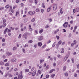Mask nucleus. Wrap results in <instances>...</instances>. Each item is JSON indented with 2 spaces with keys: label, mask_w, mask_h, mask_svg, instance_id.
Returning <instances> with one entry per match:
<instances>
[{
  "label": "nucleus",
  "mask_w": 79,
  "mask_h": 79,
  "mask_svg": "<svg viewBox=\"0 0 79 79\" xmlns=\"http://www.w3.org/2000/svg\"><path fill=\"white\" fill-rule=\"evenodd\" d=\"M35 13V11L32 12V11H29L28 12V15H30L31 16H33V15H34Z\"/></svg>",
  "instance_id": "1"
},
{
  "label": "nucleus",
  "mask_w": 79,
  "mask_h": 79,
  "mask_svg": "<svg viewBox=\"0 0 79 79\" xmlns=\"http://www.w3.org/2000/svg\"><path fill=\"white\" fill-rule=\"evenodd\" d=\"M56 9H57V5L54 4V5L53 7V10H56Z\"/></svg>",
  "instance_id": "2"
},
{
  "label": "nucleus",
  "mask_w": 79,
  "mask_h": 79,
  "mask_svg": "<svg viewBox=\"0 0 79 79\" xmlns=\"http://www.w3.org/2000/svg\"><path fill=\"white\" fill-rule=\"evenodd\" d=\"M68 23L67 22H66L64 24L63 26L64 27H67V26H68Z\"/></svg>",
  "instance_id": "3"
},
{
  "label": "nucleus",
  "mask_w": 79,
  "mask_h": 79,
  "mask_svg": "<svg viewBox=\"0 0 79 79\" xmlns=\"http://www.w3.org/2000/svg\"><path fill=\"white\" fill-rule=\"evenodd\" d=\"M27 33H25L23 35V37H25V39H27L26 38L27 37Z\"/></svg>",
  "instance_id": "4"
},
{
  "label": "nucleus",
  "mask_w": 79,
  "mask_h": 79,
  "mask_svg": "<svg viewBox=\"0 0 79 79\" xmlns=\"http://www.w3.org/2000/svg\"><path fill=\"white\" fill-rule=\"evenodd\" d=\"M23 75L21 74L20 75H19L18 76V79H23Z\"/></svg>",
  "instance_id": "5"
},
{
  "label": "nucleus",
  "mask_w": 79,
  "mask_h": 79,
  "mask_svg": "<svg viewBox=\"0 0 79 79\" xmlns=\"http://www.w3.org/2000/svg\"><path fill=\"white\" fill-rule=\"evenodd\" d=\"M6 55L8 56H10V55H12V53L10 52H6Z\"/></svg>",
  "instance_id": "6"
},
{
  "label": "nucleus",
  "mask_w": 79,
  "mask_h": 79,
  "mask_svg": "<svg viewBox=\"0 0 79 79\" xmlns=\"http://www.w3.org/2000/svg\"><path fill=\"white\" fill-rule=\"evenodd\" d=\"M43 39V36H40L39 37L38 40L39 41H41Z\"/></svg>",
  "instance_id": "7"
},
{
  "label": "nucleus",
  "mask_w": 79,
  "mask_h": 79,
  "mask_svg": "<svg viewBox=\"0 0 79 79\" xmlns=\"http://www.w3.org/2000/svg\"><path fill=\"white\" fill-rule=\"evenodd\" d=\"M42 45V43L40 42L38 43V45L39 47H41Z\"/></svg>",
  "instance_id": "8"
},
{
  "label": "nucleus",
  "mask_w": 79,
  "mask_h": 79,
  "mask_svg": "<svg viewBox=\"0 0 79 79\" xmlns=\"http://www.w3.org/2000/svg\"><path fill=\"white\" fill-rule=\"evenodd\" d=\"M57 56L58 58H62V56L60 54L57 55Z\"/></svg>",
  "instance_id": "9"
},
{
  "label": "nucleus",
  "mask_w": 79,
  "mask_h": 79,
  "mask_svg": "<svg viewBox=\"0 0 79 79\" xmlns=\"http://www.w3.org/2000/svg\"><path fill=\"white\" fill-rule=\"evenodd\" d=\"M36 73V71H34L33 73H32V76H34L35 75V73Z\"/></svg>",
  "instance_id": "10"
},
{
  "label": "nucleus",
  "mask_w": 79,
  "mask_h": 79,
  "mask_svg": "<svg viewBox=\"0 0 79 79\" xmlns=\"http://www.w3.org/2000/svg\"><path fill=\"white\" fill-rule=\"evenodd\" d=\"M55 71V69H52L49 72V73H52L53 72V71Z\"/></svg>",
  "instance_id": "11"
},
{
  "label": "nucleus",
  "mask_w": 79,
  "mask_h": 79,
  "mask_svg": "<svg viewBox=\"0 0 79 79\" xmlns=\"http://www.w3.org/2000/svg\"><path fill=\"white\" fill-rule=\"evenodd\" d=\"M44 61V59H42V60L40 59V64H41V63H43Z\"/></svg>",
  "instance_id": "12"
},
{
  "label": "nucleus",
  "mask_w": 79,
  "mask_h": 79,
  "mask_svg": "<svg viewBox=\"0 0 79 79\" xmlns=\"http://www.w3.org/2000/svg\"><path fill=\"white\" fill-rule=\"evenodd\" d=\"M51 10V8L50 7H49L47 9V12H49L50 11V10Z\"/></svg>",
  "instance_id": "13"
},
{
  "label": "nucleus",
  "mask_w": 79,
  "mask_h": 79,
  "mask_svg": "<svg viewBox=\"0 0 79 79\" xmlns=\"http://www.w3.org/2000/svg\"><path fill=\"white\" fill-rule=\"evenodd\" d=\"M36 12H37L38 13H39V11H40V9H39V8H37L36 9Z\"/></svg>",
  "instance_id": "14"
},
{
  "label": "nucleus",
  "mask_w": 79,
  "mask_h": 79,
  "mask_svg": "<svg viewBox=\"0 0 79 79\" xmlns=\"http://www.w3.org/2000/svg\"><path fill=\"white\" fill-rule=\"evenodd\" d=\"M67 59H68V57H67V56H66L64 58V61H66V60H67Z\"/></svg>",
  "instance_id": "15"
},
{
  "label": "nucleus",
  "mask_w": 79,
  "mask_h": 79,
  "mask_svg": "<svg viewBox=\"0 0 79 79\" xmlns=\"http://www.w3.org/2000/svg\"><path fill=\"white\" fill-rule=\"evenodd\" d=\"M76 11L77 12H79V8L77 7L76 9Z\"/></svg>",
  "instance_id": "16"
},
{
  "label": "nucleus",
  "mask_w": 79,
  "mask_h": 79,
  "mask_svg": "<svg viewBox=\"0 0 79 79\" xmlns=\"http://www.w3.org/2000/svg\"><path fill=\"white\" fill-rule=\"evenodd\" d=\"M6 23H3L2 25V27H5L6 26Z\"/></svg>",
  "instance_id": "17"
},
{
  "label": "nucleus",
  "mask_w": 79,
  "mask_h": 79,
  "mask_svg": "<svg viewBox=\"0 0 79 79\" xmlns=\"http://www.w3.org/2000/svg\"><path fill=\"white\" fill-rule=\"evenodd\" d=\"M17 49V47H14L13 48V50L14 51V50H16V49Z\"/></svg>",
  "instance_id": "18"
},
{
  "label": "nucleus",
  "mask_w": 79,
  "mask_h": 79,
  "mask_svg": "<svg viewBox=\"0 0 79 79\" xmlns=\"http://www.w3.org/2000/svg\"><path fill=\"white\" fill-rule=\"evenodd\" d=\"M17 60L16 59H12V61H13V62H16V61H17Z\"/></svg>",
  "instance_id": "19"
},
{
  "label": "nucleus",
  "mask_w": 79,
  "mask_h": 79,
  "mask_svg": "<svg viewBox=\"0 0 79 79\" xmlns=\"http://www.w3.org/2000/svg\"><path fill=\"white\" fill-rule=\"evenodd\" d=\"M29 71V70L28 69H26L25 70V72H26V73H28Z\"/></svg>",
  "instance_id": "20"
},
{
  "label": "nucleus",
  "mask_w": 79,
  "mask_h": 79,
  "mask_svg": "<svg viewBox=\"0 0 79 79\" xmlns=\"http://www.w3.org/2000/svg\"><path fill=\"white\" fill-rule=\"evenodd\" d=\"M55 76V74H53L51 76V77H52V78H53L54 77V76Z\"/></svg>",
  "instance_id": "21"
},
{
  "label": "nucleus",
  "mask_w": 79,
  "mask_h": 79,
  "mask_svg": "<svg viewBox=\"0 0 79 79\" xmlns=\"http://www.w3.org/2000/svg\"><path fill=\"white\" fill-rule=\"evenodd\" d=\"M66 66H65L63 69V71H65V70H66Z\"/></svg>",
  "instance_id": "22"
},
{
  "label": "nucleus",
  "mask_w": 79,
  "mask_h": 79,
  "mask_svg": "<svg viewBox=\"0 0 79 79\" xmlns=\"http://www.w3.org/2000/svg\"><path fill=\"white\" fill-rule=\"evenodd\" d=\"M46 46V44H45L42 47V48H44Z\"/></svg>",
  "instance_id": "23"
},
{
  "label": "nucleus",
  "mask_w": 79,
  "mask_h": 79,
  "mask_svg": "<svg viewBox=\"0 0 79 79\" xmlns=\"http://www.w3.org/2000/svg\"><path fill=\"white\" fill-rule=\"evenodd\" d=\"M5 7H6V9L10 7V5H7Z\"/></svg>",
  "instance_id": "24"
},
{
  "label": "nucleus",
  "mask_w": 79,
  "mask_h": 79,
  "mask_svg": "<svg viewBox=\"0 0 79 79\" xmlns=\"http://www.w3.org/2000/svg\"><path fill=\"white\" fill-rule=\"evenodd\" d=\"M0 64L2 65H4V62H0Z\"/></svg>",
  "instance_id": "25"
},
{
  "label": "nucleus",
  "mask_w": 79,
  "mask_h": 79,
  "mask_svg": "<svg viewBox=\"0 0 79 79\" xmlns=\"http://www.w3.org/2000/svg\"><path fill=\"white\" fill-rule=\"evenodd\" d=\"M19 11H17L16 12V14L15 15L16 16H17V15H19Z\"/></svg>",
  "instance_id": "26"
},
{
  "label": "nucleus",
  "mask_w": 79,
  "mask_h": 79,
  "mask_svg": "<svg viewBox=\"0 0 79 79\" xmlns=\"http://www.w3.org/2000/svg\"><path fill=\"white\" fill-rule=\"evenodd\" d=\"M27 19L26 18V19H25L24 20V23H26V22H27Z\"/></svg>",
  "instance_id": "27"
},
{
  "label": "nucleus",
  "mask_w": 79,
  "mask_h": 79,
  "mask_svg": "<svg viewBox=\"0 0 79 79\" xmlns=\"http://www.w3.org/2000/svg\"><path fill=\"white\" fill-rule=\"evenodd\" d=\"M35 20V18H33L31 20V22H34Z\"/></svg>",
  "instance_id": "28"
},
{
  "label": "nucleus",
  "mask_w": 79,
  "mask_h": 79,
  "mask_svg": "<svg viewBox=\"0 0 79 79\" xmlns=\"http://www.w3.org/2000/svg\"><path fill=\"white\" fill-rule=\"evenodd\" d=\"M73 43L74 44V45H76V44H77V41L76 40H74L73 41Z\"/></svg>",
  "instance_id": "29"
},
{
  "label": "nucleus",
  "mask_w": 79,
  "mask_h": 79,
  "mask_svg": "<svg viewBox=\"0 0 79 79\" xmlns=\"http://www.w3.org/2000/svg\"><path fill=\"white\" fill-rule=\"evenodd\" d=\"M9 63H7L5 65V66H9Z\"/></svg>",
  "instance_id": "30"
},
{
  "label": "nucleus",
  "mask_w": 79,
  "mask_h": 79,
  "mask_svg": "<svg viewBox=\"0 0 79 79\" xmlns=\"http://www.w3.org/2000/svg\"><path fill=\"white\" fill-rule=\"evenodd\" d=\"M56 44V42H54V43L52 45V47H54V46H55Z\"/></svg>",
  "instance_id": "31"
},
{
  "label": "nucleus",
  "mask_w": 79,
  "mask_h": 79,
  "mask_svg": "<svg viewBox=\"0 0 79 79\" xmlns=\"http://www.w3.org/2000/svg\"><path fill=\"white\" fill-rule=\"evenodd\" d=\"M29 2L31 3H33V1L32 0H29Z\"/></svg>",
  "instance_id": "32"
},
{
  "label": "nucleus",
  "mask_w": 79,
  "mask_h": 79,
  "mask_svg": "<svg viewBox=\"0 0 79 79\" xmlns=\"http://www.w3.org/2000/svg\"><path fill=\"white\" fill-rule=\"evenodd\" d=\"M61 41L60 40L58 42V44H59V45H61Z\"/></svg>",
  "instance_id": "33"
},
{
  "label": "nucleus",
  "mask_w": 79,
  "mask_h": 79,
  "mask_svg": "<svg viewBox=\"0 0 79 79\" xmlns=\"http://www.w3.org/2000/svg\"><path fill=\"white\" fill-rule=\"evenodd\" d=\"M49 65H48L46 66V69H48V68H49Z\"/></svg>",
  "instance_id": "34"
},
{
  "label": "nucleus",
  "mask_w": 79,
  "mask_h": 79,
  "mask_svg": "<svg viewBox=\"0 0 79 79\" xmlns=\"http://www.w3.org/2000/svg\"><path fill=\"white\" fill-rule=\"evenodd\" d=\"M33 41L32 40H30L28 41V43L29 44H31V43H32Z\"/></svg>",
  "instance_id": "35"
},
{
  "label": "nucleus",
  "mask_w": 79,
  "mask_h": 79,
  "mask_svg": "<svg viewBox=\"0 0 79 79\" xmlns=\"http://www.w3.org/2000/svg\"><path fill=\"white\" fill-rule=\"evenodd\" d=\"M20 2V0H16V1H15V2L16 3H19Z\"/></svg>",
  "instance_id": "36"
},
{
  "label": "nucleus",
  "mask_w": 79,
  "mask_h": 79,
  "mask_svg": "<svg viewBox=\"0 0 79 79\" xmlns=\"http://www.w3.org/2000/svg\"><path fill=\"white\" fill-rule=\"evenodd\" d=\"M58 31L59 30H57L56 31H55L54 32V34H56V33L58 32Z\"/></svg>",
  "instance_id": "37"
},
{
  "label": "nucleus",
  "mask_w": 79,
  "mask_h": 79,
  "mask_svg": "<svg viewBox=\"0 0 79 79\" xmlns=\"http://www.w3.org/2000/svg\"><path fill=\"white\" fill-rule=\"evenodd\" d=\"M43 32V30H40L39 31L40 34H41Z\"/></svg>",
  "instance_id": "38"
},
{
  "label": "nucleus",
  "mask_w": 79,
  "mask_h": 79,
  "mask_svg": "<svg viewBox=\"0 0 79 79\" xmlns=\"http://www.w3.org/2000/svg\"><path fill=\"white\" fill-rule=\"evenodd\" d=\"M38 72L39 74H41V71H40V70H38Z\"/></svg>",
  "instance_id": "39"
},
{
  "label": "nucleus",
  "mask_w": 79,
  "mask_h": 79,
  "mask_svg": "<svg viewBox=\"0 0 79 79\" xmlns=\"http://www.w3.org/2000/svg\"><path fill=\"white\" fill-rule=\"evenodd\" d=\"M9 76L10 77H11L13 76V75H11V74H9Z\"/></svg>",
  "instance_id": "40"
},
{
  "label": "nucleus",
  "mask_w": 79,
  "mask_h": 79,
  "mask_svg": "<svg viewBox=\"0 0 79 79\" xmlns=\"http://www.w3.org/2000/svg\"><path fill=\"white\" fill-rule=\"evenodd\" d=\"M56 37L57 40H58L60 39V36H59L56 35Z\"/></svg>",
  "instance_id": "41"
},
{
  "label": "nucleus",
  "mask_w": 79,
  "mask_h": 79,
  "mask_svg": "<svg viewBox=\"0 0 79 79\" xmlns=\"http://www.w3.org/2000/svg\"><path fill=\"white\" fill-rule=\"evenodd\" d=\"M48 27H49V26H48V25H47L45 27V28H48Z\"/></svg>",
  "instance_id": "42"
},
{
  "label": "nucleus",
  "mask_w": 79,
  "mask_h": 79,
  "mask_svg": "<svg viewBox=\"0 0 79 79\" xmlns=\"http://www.w3.org/2000/svg\"><path fill=\"white\" fill-rule=\"evenodd\" d=\"M71 60L72 63H74V59L73 58H72Z\"/></svg>",
  "instance_id": "43"
},
{
  "label": "nucleus",
  "mask_w": 79,
  "mask_h": 79,
  "mask_svg": "<svg viewBox=\"0 0 79 79\" xmlns=\"http://www.w3.org/2000/svg\"><path fill=\"white\" fill-rule=\"evenodd\" d=\"M2 42H5V38H3L2 39Z\"/></svg>",
  "instance_id": "44"
},
{
  "label": "nucleus",
  "mask_w": 79,
  "mask_h": 79,
  "mask_svg": "<svg viewBox=\"0 0 79 79\" xmlns=\"http://www.w3.org/2000/svg\"><path fill=\"white\" fill-rule=\"evenodd\" d=\"M46 78H47V79H48V77H49V75H47L46 76Z\"/></svg>",
  "instance_id": "45"
},
{
  "label": "nucleus",
  "mask_w": 79,
  "mask_h": 79,
  "mask_svg": "<svg viewBox=\"0 0 79 79\" xmlns=\"http://www.w3.org/2000/svg\"><path fill=\"white\" fill-rule=\"evenodd\" d=\"M6 19H4L3 20V23H5L6 22Z\"/></svg>",
  "instance_id": "46"
},
{
  "label": "nucleus",
  "mask_w": 79,
  "mask_h": 79,
  "mask_svg": "<svg viewBox=\"0 0 79 79\" xmlns=\"http://www.w3.org/2000/svg\"><path fill=\"white\" fill-rule=\"evenodd\" d=\"M42 5L43 8H45V5H44V3H43Z\"/></svg>",
  "instance_id": "47"
},
{
  "label": "nucleus",
  "mask_w": 79,
  "mask_h": 79,
  "mask_svg": "<svg viewBox=\"0 0 79 79\" xmlns=\"http://www.w3.org/2000/svg\"><path fill=\"white\" fill-rule=\"evenodd\" d=\"M21 34H19V35L18 37V38H19V39H20V38H21Z\"/></svg>",
  "instance_id": "48"
},
{
  "label": "nucleus",
  "mask_w": 79,
  "mask_h": 79,
  "mask_svg": "<svg viewBox=\"0 0 79 79\" xmlns=\"http://www.w3.org/2000/svg\"><path fill=\"white\" fill-rule=\"evenodd\" d=\"M28 44H25L24 46V47L25 48V47H28Z\"/></svg>",
  "instance_id": "49"
},
{
  "label": "nucleus",
  "mask_w": 79,
  "mask_h": 79,
  "mask_svg": "<svg viewBox=\"0 0 79 79\" xmlns=\"http://www.w3.org/2000/svg\"><path fill=\"white\" fill-rule=\"evenodd\" d=\"M6 32H7V30H5L4 31V34H5L6 33Z\"/></svg>",
  "instance_id": "50"
},
{
  "label": "nucleus",
  "mask_w": 79,
  "mask_h": 79,
  "mask_svg": "<svg viewBox=\"0 0 79 79\" xmlns=\"http://www.w3.org/2000/svg\"><path fill=\"white\" fill-rule=\"evenodd\" d=\"M53 66L54 67H55V66H56V63H55V62L53 64Z\"/></svg>",
  "instance_id": "51"
},
{
  "label": "nucleus",
  "mask_w": 79,
  "mask_h": 79,
  "mask_svg": "<svg viewBox=\"0 0 79 79\" xmlns=\"http://www.w3.org/2000/svg\"><path fill=\"white\" fill-rule=\"evenodd\" d=\"M49 20L50 22H52V19H49Z\"/></svg>",
  "instance_id": "52"
},
{
  "label": "nucleus",
  "mask_w": 79,
  "mask_h": 79,
  "mask_svg": "<svg viewBox=\"0 0 79 79\" xmlns=\"http://www.w3.org/2000/svg\"><path fill=\"white\" fill-rule=\"evenodd\" d=\"M8 35L9 36H10L11 35V33H8Z\"/></svg>",
  "instance_id": "53"
},
{
  "label": "nucleus",
  "mask_w": 79,
  "mask_h": 79,
  "mask_svg": "<svg viewBox=\"0 0 79 79\" xmlns=\"http://www.w3.org/2000/svg\"><path fill=\"white\" fill-rule=\"evenodd\" d=\"M23 23H21L20 25V27H23Z\"/></svg>",
  "instance_id": "54"
},
{
  "label": "nucleus",
  "mask_w": 79,
  "mask_h": 79,
  "mask_svg": "<svg viewBox=\"0 0 79 79\" xmlns=\"http://www.w3.org/2000/svg\"><path fill=\"white\" fill-rule=\"evenodd\" d=\"M72 34H69V38H70V37H71V35H72Z\"/></svg>",
  "instance_id": "55"
},
{
  "label": "nucleus",
  "mask_w": 79,
  "mask_h": 79,
  "mask_svg": "<svg viewBox=\"0 0 79 79\" xmlns=\"http://www.w3.org/2000/svg\"><path fill=\"white\" fill-rule=\"evenodd\" d=\"M77 26H76L74 27V30H76L77 29Z\"/></svg>",
  "instance_id": "56"
},
{
  "label": "nucleus",
  "mask_w": 79,
  "mask_h": 79,
  "mask_svg": "<svg viewBox=\"0 0 79 79\" xmlns=\"http://www.w3.org/2000/svg\"><path fill=\"white\" fill-rule=\"evenodd\" d=\"M70 24H73V21L71 20L70 22Z\"/></svg>",
  "instance_id": "57"
},
{
  "label": "nucleus",
  "mask_w": 79,
  "mask_h": 79,
  "mask_svg": "<svg viewBox=\"0 0 79 79\" xmlns=\"http://www.w3.org/2000/svg\"><path fill=\"white\" fill-rule=\"evenodd\" d=\"M62 45H64L65 44V42H64L62 44Z\"/></svg>",
  "instance_id": "58"
},
{
  "label": "nucleus",
  "mask_w": 79,
  "mask_h": 79,
  "mask_svg": "<svg viewBox=\"0 0 79 79\" xmlns=\"http://www.w3.org/2000/svg\"><path fill=\"white\" fill-rule=\"evenodd\" d=\"M59 45H60V44L58 43L56 44V46L57 48L58 47H59Z\"/></svg>",
  "instance_id": "59"
},
{
  "label": "nucleus",
  "mask_w": 79,
  "mask_h": 79,
  "mask_svg": "<svg viewBox=\"0 0 79 79\" xmlns=\"http://www.w3.org/2000/svg\"><path fill=\"white\" fill-rule=\"evenodd\" d=\"M44 9H41V13H44Z\"/></svg>",
  "instance_id": "60"
},
{
  "label": "nucleus",
  "mask_w": 79,
  "mask_h": 79,
  "mask_svg": "<svg viewBox=\"0 0 79 79\" xmlns=\"http://www.w3.org/2000/svg\"><path fill=\"white\" fill-rule=\"evenodd\" d=\"M65 76H68V74L67 73H65Z\"/></svg>",
  "instance_id": "61"
},
{
  "label": "nucleus",
  "mask_w": 79,
  "mask_h": 79,
  "mask_svg": "<svg viewBox=\"0 0 79 79\" xmlns=\"http://www.w3.org/2000/svg\"><path fill=\"white\" fill-rule=\"evenodd\" d=\"M60 13L61 14H63V11H62V9H60Z\"/></svg>",
  "instance_id": "62"
},
{
  "label": "nucleus",
  "mask_w": 79,
  "mask_h": 79,
  "mask_svg": "<svg viewBox=\"0 0 79 79\" xmlns=\"http://www.w3.org/2000/svg\"><path fill=\"white\" fill-rule=\"evenodd\" d=\"M73 46H74V43H72L71 44V47H73Z\"/></svg>",
  "instance_id": "63"
},
{
  "label": "nucleus",
  "mask_w": 79,
  "mask_h": 79,
  "mask_svg": "<svg viewBox=\"0 0 79 79\" xmlns=\"http://www.w3.org/2000/svg\"><path fill=\"white\" fill-rule=\"evenodd\" d=\"M77 67L78 69H79V64L77 65Z\"/></svg>",
  "instance_id": "64"
}]
</instances>
